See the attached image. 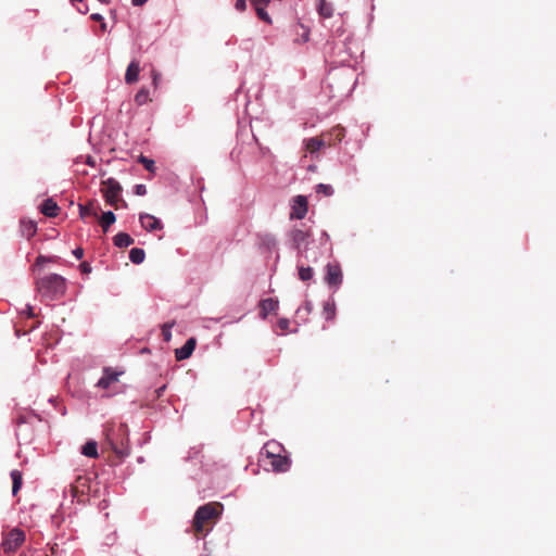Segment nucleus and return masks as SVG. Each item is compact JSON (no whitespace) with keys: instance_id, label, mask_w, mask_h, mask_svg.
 <instances>
[{"instance_id":"f257e3e1","label":"nucleus","mask_w":556,"mask_h":556,"mask_svg":"<svg viewBox=\"0 0 556 556\" xmlns=\"http://www.w3.org/2000/svg\"><path fill=\"white\" fill-rule=\"evenodd\" d=\"M223 505L217 502H211L200 506L192 520V532L195 536L205 534L211 526L218 519L222 514Z\"/></svg>"},{"instance_id":"f03ea898","label":"nucleus","mask_w":556,"mask_h":556,"mask_svg":"<svg viewBox=\"0 0 556 556\" xmlns=\"http://www.w3.org/2000/svg\"><path fill=\"white\" fill-rule=\"evenodd\" d=\"M36 290L47 300L53 301L64 295L66 290L65 279L58 274H49L36 279Z\"/></svg>"},{"instance_id":"7ed1b4c3","label":"nucleus","mask_w":556,"mask_h":556,"mask_svg":"<svg viewBox=\"0 0 556 556\" xmlns=\"http://www.w3.org/2000/svg\"><path fill=\"white\" fill-rule=\"evenodd\" d=\"M105 437L111 448L118 457H124L127 454L128 429L126 425L106 427Z\"/></svg>"},{"instance_id":"20e7f679","label":"nucleus","mask_w":556,"mask_h":556,"mask_svg":"<svg viewBox=\"0 0 556 556\" xmlns=\"http://www.w3.org/2000/svg\"><path fill=\"white\" fill-rule=\"evenodd\" d=\"M122 191L123 188L115 178L110 177L101 182V192L106 203L116 210L119 206L127 207V203L122 199Z\"/></svg>"},{"instance_id":"39448f33","label":"nucleus","mask_w":556,"mask_h":556,"mask_svg":"<svg viewBox=\"0 0 556 556\" xmlns=\"http://www.w3.org/2000/svg\"><path fill=\"white\" fill-rule=\"evenodd\" d=\"M25 532L22 529H11L2 540V551L7 554L15 552L25 542Z\"/></svg>"},{"instance_id":"423d86ee","label":"nucleus","mask_w":556,"mask_h":556,"mask_svg":"<svg viewBox=\"0 0 556 556\" xmlns=\"http://www.w3.org/2000/svg\"><path fill=\"white\" fill-rule=\"evenodd\" d=\"M308 211L307 199L304 195H296L292 200L290 218L302 219Z\"/></svg>"},{"instance_id":"0eeeda50","label":"nucleus","mask_w":556,"mask_h":556,"mask_svg":"<svg viewBox=\"0 0 556 556\" xmlns=\"http://www.w3.org/2000/svg\"><path fill=\"white\" fill-rule=\"evenodd\" d=\"M325 280L330 287L338 288L342 283V270L338 263H330L326 267Z\"/></svg>"},{"instance_id":"6e6552de","label":"nucleus","mask_w":556,"mask_h":556,"mask_svg":"<svg viewBox=\"0 0 556 556\" xmlns=\"http://www.w3.org/2000/svg\"><path fill=\"white\" fill-rule=\"evenodd\" d=\"M123 374L124 371H117L115 369L106 367L103 369V376L98 381L97 386L102 389H109L113 383L118 381L119 376Z\"/></svg>"},{"instance_id":"1a4fd4ad","label":"nucleus","mask_w":556,"mask_h":556,"mask_svg":"<svg viewBox=\"0 0 556 556\" xmlns=\"http://www.w3.org/2000/svg\"><path fill=\"white\" fill-rule=\"evenodd\" d=\"M307 230L295 228L290 232V239L294 249L302 252V248L306 245L307 239L309 238Z\"/></svg>"},{"instance_id":"9d476101","label":"nucleus","mask_w":556,"mask_h":556,"mask_svg":"<svg viewBox=\"0 0 556 556\" xmlns=\"http://www.w3.org/2000/svg\"><path fill=\"white\" fill-rule=\"evenodd\" d=\"M267 459L269 460L268 464L275 472H286L290 468V459L282 454H279L278 456H270Z\"/></svg>"},{"instance_id":"9b49d317","label":"nucleus","mask_w":556,"mask_h":556,"mask_svg":"<svg viewBox=\"0 0 556 556\" xmlns=\"http://www.w3.org/2000/svg\"><path fill=\"white\" fill-rule=\"evenodd\" d=\"M139 220H140L141 226L147 231L151 232V231L162 230L163 229V225H162L161 220L159 218H156L155 216H153V215H150V214H147V213H142L139 216Z\"/></svg>"},{"instance_id":"f8f14e48","label":"nucleus","mask_w":556,"mask_h":556,"mask_svg":"<svg viewBox=\"0 0 556 556\" xmlns=\"http://www.w3.org/2000/svg\"><path fill=\"white\" fill-rule=\"evenodd\" d=\"M195 345H197L195 338H193V337L189 338L181 348L175 350L176 359L184 361V359L189 358L192 355V353L195 349Z\"/></svg>"},{"instance_id":"ddd939ff","label":"nucleus","mask_w":556,"mask_h":556,"mask_svg":"<svg viewBox=\"0 0 556 556\" xmlns=\"http://www.w3.org/2000/svg\"><path fill=\"white\" fill-rule=\"evenodd\" d=\"M270 0H251L253 8L260 20L264 21L267 24H271V18L268 13L265 11V8L268 5Z\"/></svg>"},{"instance_id":"4468645a","label":"nucleus","mask_w":556,"mask_h":556,"mask_svg":"<svg viewBox=\"0 0 556 556\" xmlns=\"http://www.w3.org/2000/svg\"><path fill=\"white\" fill-rule=\"evenodd\" d=\"M323 135L325 139H330L328 146H334L344 138L345 129L342 126L338 125L332 127L329 131L324 132Z\"/></svg>"},{"instance_id":"2eb2a0df","label":"nucleus","mask_w":556,"mask_h":556,"mask_svg":"<svg viewBox=\"0 0 556 556\" xmlns=\"http://www.w3.org/2000/svg\"><path fill=\"white\" fill-rule=\"evenodd\" d=\"M285 451L283 446L276 442V441H269L265 443V445L262 448L261 455L265 456L266 458L270 456H278Z\"/></svg>"},{"instance_id":"dca6fc26","label":"nucleus","mask_w":556,"mask_h":556,"mask_svg":"<svg viewBox=\"0 0 556 556\" xmlns=\"http://www.w3.org/2000/svg\"><path fill=\"white\" fill-rule=\"evenodd\" d=\"M40 212L47 217H55L60 212V207L52 199H47L40 205Z\"/></svg>"},{"instance_id":"f3484780","label":"nucleus","mask_w":556,"mask_h":556,"mask_svg":"<svg viewBox=\"0 0 556 556\" xmlns=\"http://www.w3.org/2000/svg\"><path fill=\"white\" fill-rule=\"evenodd\" d=\"M278 301L271 298L262 300L260 303L261 317L266 318L269 313H274L278 308Z\"/></svg>"},{"instance_id":"a211bd4d","label":"nucleus","mask_w":556,"mask_h":556,"mask_svg":"<svg viewBox=\"0 0 556 556\" xmlns=\"http://www.w3.org/2000/svg\"><path fill=\"white\" fill-rule=\"evenodd\" d=\"M329 142H330V139L329 140L325 139L324 135L321 134L320 137H314L306 141V150L309 153H315V152L319 151V149L321 147L328 146Z\"/></svg>"},{"instance_id":"6ab92c4d","label":"nucleus","mask_w":556,"mask_h":556,"mask_svg":"<svg viewBox=\"0 0 556 556\" xmlns=\"http://www.w3.org/2000/svg\"><path fill=\"white\" fill-rule=\"evenodd\" d=\"M10 476L12 479V494L13 496H16L23 485V473L20 470L14 469L11 471Z\"/></svg>"},{"instance_id":"aec40b11","label":"nucleus","mask_w":556,"mask_h":556,"mask_svg":"<svg viewBox=\"0 0 556 556\" xmlns=\"http://www.w3.org/2000/svg\"><path fill=\"white\" fill-rule=\"evenodd\" d=\"M113 242L118 248H127L134 243V239L126 232H118L113 238Z\"/></svg>"},{"instance_id":"412c9836","label":"nucleus","mask_w":556,"mask_h":556,"mask_svg":"<svg viewBox=\"0 0 556 556\" xmlns=\"http://www.w3.org/2000/svg\"><path fill=\"white\" fill-rule=\"evenodd\" d=\"M116 220V216L112 211L104 212L100 217L99 224L103 231L106 232L112 224Z\"/></svg>"},{"instance_id":"4be33fe9","label":"nucleus","mask_w":556,"mask_h":556,"mask_svg":"<svg viewBox=\"0 0 556 556\" xmlns=\"http://www.w3.org/2000/svg\"><path fill=\"white\" fill-rule=\"evenodd\" d=\"M317 10L319 15L324 18H329L333 14L332 4L327 2L326 0H318Z\"/></svg>"},{"instance_id":"5701e85b","label":"nucleus","mask_w":556,"mask_h":556,"mask_svg":"<svg viewBox=\"0 0 556 556\" xmlns=\"http://www.w3.org/2000/svg\"><path fill=\"white\" fill-rule=\"evenodd\" d=\"M81 453L91 458L98 457V444L96 441H88L85 445L81 447Z\"/></svg>"},{"instance_id":"b1692460","label":"nucleus","mask_w":556,"mask_h":556,"mask_svg":"<svg viewBox=\"0 0 556 556\" xmlns=\"http://www.w3.org/2000/svg\"><path fill=\"white\" fill-rule=\"evenodd\" d=\"M146 252L140 248H132L129 252V258L134 264H141L144 261Z\"/></svg>"},{"instance_id":"393cba45","label":"nucleus","mask_w":556,"mask_h":556,"mask_svg":"<svg viewBox=\"0 0 556 556\" xmlns=\"http://www.w3.org/2000/svg\"><path fill=\"white\" fill-rule=\"evenodd\" d=\"M22 231H23V235L27 238V239H30L31 237H34L36 235V231H37V226L34 222L31 220H28V222H22Z\"/></svg>"},{"instance_id":"a878e982","label":"nucleus","mask_w":556,"mask_h":556,"mask_svg":"<svg viewBox=\"0 0 556 556\" xmlns=\"http://www.w3.org/2000/svg\"><path fill=\"white\" fill-rule=\"evenodd\" d=\"M323 314L327 320H332L336 316V304L333 301L324 303Z\"/></svg>"},{"instance_id":"bb28decb","label":"nucleus","mask_w":556,"mask_h":556,"mask_svg":"<svg viewBox=\"0 0 556 556\" xmlns=\"http://www.w3.org/2000/svg\"><path fill=\"white\" fill-rule=\"evenodd\" d=\"M79 213L81 218L87 216H98V211L93 203H89L88 205H79Z\"/></svg>"},{"instance_id":"cd10ccee","label":"nucleus","mask_w":556,"mask_h":556,"mask_svg":"<svg viewBox=\"0 0 556 556\" xmlns=\"http://www.w3.org/2000/svg\"><path fill=\"white\" fill-rule=\"evenodd\" d=\"M135 101L138 105H143L146 103H148L149 101H151L150 97H149V90L146 89V88H141L136 97H135Z\"/></svg>"},{"instance_id":"c85d7f7f","label":"nucleus","mask_w":556,"mask_h":556,"mask_svg":"<svg viewBox=\"0 0 556 556\" xmlns=\"http://www.w3.org/2000/svg\"><path fill=\"white\" fill-rule=\"evenodd\" d=\"M316 192L318 194H324L325 197H331L334 191L330 185L318 184L316 186Z\"/></svg>"},{"instance_id":"c756f323","label":"nucleus","mask_w":556,"mask_h":556,"mask_svg":"<svg viewBox=\"0 0 556 556\" xmlns=\"http://www.w3.org/2000/svg\"><path fill=\"white\" fill-rule=\"evenodd\" d=\"M299 277L303 281H308L313 277V269L311 267H299Z\"/></svg>"},{"instance_id":"7c9ffc66","label":"nucleus","mask_w":556,"mask_h":556,"mask_svg":"<svg viewBox=\"0 0 556 556\" xmlns=\"http://www.w3.org/2000/svg\"><path fill=\"white\" fill-rule=\"evenodd\" d=\"M174 326V323H166L162 327V336L164 341L169 342L172 339V328Z\"/></svg>"},{"instance_id":"2f4dec72","label":"nucleus","mask_w":556,"mask_h":556,"mask_svg":"<svg viewBox=\"0 0 556 556\" xmlns=\"http://www.w3.org/2000/svg\"><path fill=\"white\" fill-rule=\"evenodd\" d=\"M138 161H139V162L144 166V168H146L147 170H149V172H151V173H153V172H154V164H155V163H154V161H153V160L148 159V157H146V156H143V155H140Z\"/></svg>"},{"instance_id":"473e14b6","label":"nucleus","mask_w":556,"mask_h":556,"mask_svg":"<svg viewBox=\"0 0 556 556\" xmlns=\"http://www.w3.org/2000/svg\"><path fill=\"white\" fill-rule=\"evenodd\" d=\"M139 73L140 72H126V83L127 84H134L139 79Z\"/></svg>"},{"instance_id":"72a5a7b5","label":"nucleus","mask_w":556,"mask_h":556,"mask_svg":"<svg viewBox=\"0 0 556 556\" xmlns=\"http://www.w3.org/2000/svg\"><path fill=\"white\" fill-rule=\"evenodd\" d=\"M48 261L49 258H47L46 256L39 255L34 264V270H37L38 267H40L43 263Z\"/></svg>"},{"instance_id":"f704fd0d","label":"nucleus","mask_w":556,"mask_h":556,"mask_svg":"<svg viewBox=\"0 0 556 556\" xmlns=\"http://www.w3.org/2000/svg\"><path fill=\"white\" fill-rule=\"evenodd\" d=\"M235 7L238 11H244L247 9V0H237Z\"/></svg>"},{"instance_id":"c9c22d12","label":"nucleus","mask_w":556,"mask_h":556,"mask_svg":"<svg viewBox=\"0 0 556 556\" xmlns=\"http://www.w3.org/2000/svg\"><path fill=\"white\" fill-rule=\"evenodd\" d=\"M135 192L138 195H144L147 193V188L144 185H137L135 187Z\"/></svg>"},{"instance_id":"e433bc0d","label":"nucleus","mask_w":556,"mask_h":556,"mask_svg":"<svg viewBox=\"0 0 556 556\" xmlns=\"http://www.w3.org/2000/svg\"><path fill=\"white\" fill-rule=\"evenodd\" d=\"M79 267H80V270H81V273H83V274H89V273L91 271V266H90V264H89V263H87V262H83V263L79 265Z\"/></svg>"},{"instance_id":"4c0bfd02","label":"nucleus","mask_w":556,"mask_h":556,"mask_svg":"<svg viewBox=\"0 0 556 556\" xmlns=\"http://www.w3.org/2000/svg\"><path fill=\"white\" fill-rule=\"evenodd\" d=\"M289 324H290V323H289V320H288V319L282 318V319H280V320L278 321V327H279L281 330L286 331V330L289 328Z\"/></svg>"},{"instance_id":"58836bf2","label":"nucleus","mask_w":556,"mask_h":556,"mask_svg":"<svg viewBox=\"0 0 556 556\" xmlns=\"http://www.w3.org/2000/svg\"><path fill=\"white\" fill-rule=\"evenodd\" d=\"M73 254L76 258L80 260L83 258L84 256V249L83 248H77L73 251Z\"/></svg>"},{"instance_id":"ea45409f","label":"nucleus","mask_w":556,"mask_h":556,"mask_svg":"<svg viewBox=\"0 0 556 556\" xmlns=\"http://www.w3.org/2000/svg\"><path fill=\"white\" fill-rule=\"evenodd\" d=\"M90 17H91V20H92V21H94V22H99V23H100V22H102V21H103V16H102L101 14H99V13H93V14H91V16H90Z\"/></svg>"},{"instance_id":"a19ab883","label":"nucleus","mask_w":556,"mask_h":556,"mask_svg":"<svg viewBox=\"0 0 556 556\" xmlns=\"http://www.w3.org/2000/svg\"><path fill=\"white\" fill-rule=\"evenodd\" d=\"M126 70H139V63L136 61H131Z\"/></svg>"},{"instance_id":"79ce46f5","label":"nucleus","mask_w":556,"mask_h":556,"mask_svg":"<svg viewBox=\"0 0 556 556\" xmlns=\"http://www.w3.org/2000/svg\"><path fill=\"white\" fill-rule=\"evenodd\" d=\"M148 0H131L132 4L135 7H141Z\"/></svg>"},{"instance_id":"37998d69","label":"nucleus","mask_w":556,"mask_h":556,"mask_svg":"<svg viewBox=\"0 0 556 556\" xmlns=\"http://www.w3.org/2000/svg\"><path fill=\"white\" fill-rule=\"evenodd\" d=\"M26 312H27V317L33 318V317L35 316V314H34V311H33V307H31V306L27 305V307H26Z\"/></svg>"},{"instance_id":"c03bdc74","label":"nucleus","mask_w":556,"mask_h":556,"mask_svg":"<svg viewBox=\"0 0 556 556\" xmlns=\"http://www.w3.org/2000/svg\"><path fill=\"white\" fill-rule=\"evenodd\" d=\"M300 27L303 29V42L308 40V31L304 28L303 25H300Z\"/></svg>"},{"instance_id":"a18cd8bd","label":"nucleus","mask_w":556,"mask_h":556,"mask_svg":"<svg viewBox=\"0 0 556 556\" xmlns=\"http://www.w3.org/2000/svg\"><path fill=\"white\" fill-rule=\"evenodd\" d=\"M157 80H159V75L157 74H153L152 75V84L156 87L157 85Z\"/></svg>"},{"instance_id":"49530a36","label":"nucleus","mask_w":556,"mask_h":556,"mask_svg":"<svg viewBox=\"0 0 556 556\" xmlns=\"http://www.w3.org/2000/svg\"><path fill=\"white\" fill-rule=\"evenodd\" d=\"M164 389H165V386H163L156 390L157 397L162 395V392L164 391Z\"/></svg>"},{"instance_id":"de8ad7c7","label":"nucleus","mask_w":556,"mask_h":556,"mask_svg":"<svg viewBox=\"0 0 556 556\" xmlns=\"http://www.w3.org/2000/svg\"><path fill=\"white\" fill-rule=\"evenodd\" d=\"M100 28L102 31L106 30V24L104 23V21L100 22Z\"/></svg>"},{"instance_id":"09e8293b","label":"nucleus","mask_w":556,"mask_h":556,"mask_svg":"<svg viewBox=\"0 0 556 556\" xmlns=\"http://www.w3.org/2000/svg\"><path fill=\"white\" fill-rule=\"evenodd\" d=\"M99 1L102 3H105V4L110 3V0H99Z\"/></svg>"}]
</instances>
